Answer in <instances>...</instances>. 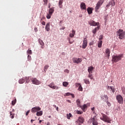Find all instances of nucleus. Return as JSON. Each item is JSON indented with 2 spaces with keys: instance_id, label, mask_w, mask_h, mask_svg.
<instances>
[{
  "instance_id": "nucleus-49",
  "label": "nucleus",
  "mask_w": 125,
  "mask_h": 125,
  "mask_svg": "<svg viewBox=\"0 0 125 125\" xmlns=\"http://www.w3.org/2000/svg\"><path fill=\"white\" fill-rule=\"evenodd\" d=\"M99 40H100V41H101V40H103V37H102V35H101V36L99 38Z\"/></svg>"
},
{
  "instance_id": "nucleus-20",
  "label": "nucleus",
  "mask_w": 125,
  "mask_h": 125,
  "mask_svg": "<svg viewBox=\"0 0 125 125\" xmlns=\"http://www.w3.org/2000/svg\"><path fill=\"white\" fill-rule=\"evenodd\" d=\"M63 0H59V6L60 8H62V7H63V5H62V4L63 3Z\"/></svg>"
},
{
  "instance_id": "nucleus-45",
  "label": "nucleus",
  "mask_w": 125,
  "mask_h": 125,
  "mask_svg": "<svg viewBox=\"0 0 125 125\" xmlns=\"http://www.w3.org/2000/svg\"><path fill=\"white\" fill-rule=\"evenodd\" d=\"M43 1L44 2V4H45L46 5V4H47V2L48 1V0H43Z\"/></svg>"
},
{
  "instance_id": "nucleus-24",
  "label": "nucleus",
  "mask_w": 125,
  "mask_h": 125,
  "mask_svg": "<svg viewBox=\"0 0 125 125\" xmlns=\"http://www.w3.org/2000/svg\"><path fill=\"white\" fill-rule=\"evenodd\" d=\"M36 115H37V116H38V117L42 116V111H40L37 112Z\"/></svg>"
},
{
  "instance_id": "nucleus-35",
  "label": "nucleus",
  "mask_w": 125,
  "mask_h": 125,
  "mask_svg": "<svg viewBox=\"0 0 125 125\" xmlns=\"http://www.w3.org/2000/svg\"><path fill=\"white\" fill-rule=\"evenodd\" d=\"M51 15H52L48 13L46 16L47 19H50V18H51Z\"/></svg>"
},
{
  "instance_id": "nucleus-56",
  "label": "nucleus",
  "mask_w": 125,
  "mask_h": 125,
  "mask_svg": "<svg viewBox=\"0 0 125 125\" xmlns=\"http://www.w3.org/2000/svg\"><path fill=\"white\" fill-rule=\"evenodd\" d=\"M72 98H75V96L74 95V94H71Z\"/></svg>"
},
{
  "instance_id": "nucleus-17",
  "label": "nucleus",
  "mask_w": 125,
  "mask_h": 125,
  "mask_svg": "<svg viewBox=\"0 0 125 125\" xmlns=\"http://www.w3.org/2000/svg\"><path fill=\"white\" fill-rule=\"evenodd\" d=\"M50 23L49 22L47 23V24H46L45 27V29L46 31H47V32H49V31H50Z\"/></svg>"
},
{
  "instance_id": "nucleus-15",
  "label": "nucleus",
  "mask_w": 125,
  "mask_h": 125,
  "mask_svg": "<svg viewBox=\"0 0 125 125\" xmlns=\"http://www.w3.org/2000/svg\"><path fill=\"white\" fill-rule=\"evenodd\" d=\"M80 7L81 9H83V10H85L86 9V5H85V3L83 2L81 3Z\"/></svg>"
},
{
  "instance_id": "nucleus-23",
  "label": "nucleus",
  "mask_w": 125,
  "mask_h": 125,
  "mask_svg": "<svg viewBox=\"0 0 125 125\" xmlns=\"http://www.w3.org/2000/svg\"><path fill=\"white\" fill-rule=\"evenodd\" d=\"M83 82L85 83H86V84H89V83H90L89 80L86 79H83Z\"/></svg>"
},
{
  "instance_id": "nucleus-54",
  "label": "nucleus",
  "mask_w": 125,
  "mask_h": 125,
  "mask_svg": "<svg viewBox=\"0 0 125 125\" xmlns=\"http://www.w3.org/2000/svg\"><path fill=\"white\" fill-rule=\"evenodd\" d=\"M41 48H42V49H43V48H44V45H41Z\"/></svg>"
},
{
  "instance_id": "nucleus-13",
  "label": "nucleus",
  "mask_w": 125,
  "mask_h": 125,
  "mask_svg": "<svg viewBox=\"0 0 125 125\" xmlns=\"http://www.w3.org/2000/svg\"><path fill=\"white\" fill-rule=\"evenodd\" d=\"M89 24L90 26H98L99 22H96L94 21H89Z\"/></svg>"
},
{
  "instance_id": "nucleus-6",
  "label": "nucleus",
  "mask_w": 125,
  "mask_h": 125,
  "mask_svg": "<svg viewBox=\"0 0 125 125\" xmlns=\"http://www.w3.org/2000/svg\"><path fill=\"white\" fill-rule=\"evenodd\" d=\"M116 99L119 104H123L124 103V99L121 95H118L116 96Z\"/></svg>"
},
{
  "instance_id": "nucleus-57",
  "label": "nucleus",
  "mask_w": 125,
  "mask_h": 125,
  "mask_svg": "<svg viewBox=\"0 0 125 125\" xmlns=\"http://www.w3.org/2000/svg\"><path fill=\"white\" fill-rule=\"evenodd\" d=\"M94 109H95L94 107H93V108H91L92 111H94Z\"/></svg>"
},
{
  "instance_id": "nucleus-61",
  "label": "nucleus",
  "mask_w": 125,
  "mask_h": 125,
  "mask_svg": "<svg viewBox=\"0 0 125 125\" xmlns=\"http://www.w3.org/2000/svg\"><path fill=\"white\" fill-rule=\"evenodd\" d=\"M53 107H54L55 108H56V107H57V106H56V105L54 104V105H53Z\"/></svg>"
},
{
  "instance_id": "nucleus-64",
  "label": "nucleus",
  "mask_w": 125,
  "mask_h": 125,
  "mask_svg": "<svg viewBox=\"0 0 125 125\" xmlns=\"http://www.w3.org/2000/svg\"><path fill=\"white\" fill-rule=\"evenodd\" d=\"M64 29H65V27H64L62 29L64 30Z\"/></svg>"
},
{
  "instance_id": "nucleus-29",
  "label": "nucleus",
  "mask_w": 125,
  "mask_h": 125,
  "mask_svg": "<svg viewBox=\"0 0 125 125\" xmlns=\"http://www.w3.org/2000/svg\"><path fill=\"white\" fill-rule=\"evenodd\" d=\"M48 68H49V65H48V64H46L44 67V71L45 72H46V71L47 70V69H48Z\"/></svg>"
},
{
  "instance_id": "nucleus-37",
  "label": "nucleus",
  "mask_w": 125,
  "mask_h": 125,
  "mask_svg": "<svg viewBox=\"0 0 125 125\" xmlns=\"http://www.w3.org/2000/svg\"><path fill=\"white\" fill-rule=\"evenodd\" d=\"M25 80L26 81L27 83H28L30 82V78L29 77H26Z\"/></svg>"
},
{
  "instance_id": "nucleus-7",
  "label": "nucleus",
  "mask_w": 125,
  "mask_h": 125,
  "mask_svg": "<svg viewBox=\"0 0 125 125\" xmlns=\"http://www.w3.org/2000/svg\"><path fill=\"white\" fill-rule=\"evenodd\" d=\"M92 125H98V122H97V120L96 119V116H94L93 118H92L90 119Z\"/></svg>"
},
{
  "instance_id": "nucleus-9",
  "label": "nucleus",
  "mask_w": 125,
  "mask_h": 125,
  "mask_svg": "<svg viewBox=\"0 0 125 125\" xmlns=\"http://www.w3.org/2000/svg\"><path fill=\"white\" fill-rule=\"evenodd\" d=\"M48 86L50 87V88H52V89H59L60 87L58 86L54 85V83H52L48 85Z\"/></svg>"
},
{
  "instance_id": "nucleus-22",
  "label": "nucleus",
  "mask_w": 125,
  "mask_h": 125,
  "mask_svg": "<svg viewBox=\"0 0 125 125\" xmlns=\"http://www.w3.org/2000/svg\"><path fill=\"white\" fill-rule=\"evenodd\" d=\"M102 43H103L102 41H99V42L98 43V47H99L100 48H101V47H102Z\"/></svg>"
},
{
  "instance_id": "nucleus-5",
  "label": "nucleus",
  "mask_w": 125,
  "mask_h": 125,
  "mask_svg": "<svg viewBox=\"0 0 125 125\" xmlns=\"http://www.w3.org/2000/svg\"><path fill=\"white\" fill-rule=\"evenodd\" d=\"M84 122V118H83V117L82 116H80L78 117V119L76 121V124H77V125H83V124Z\"/></svg>"
},
{
  "instance_id": "nucleus-32",
  "label": "nucleus",
  "mask_w": 125,
  "mask_h": 125,
  "mask_svg": "<svg viewBox=\"0 0 125 125\" xmlns=\"http://www.w3.org/2000/svg\"><path fill=\"white\" fill-rule=\"evenodd\" d=\"M68 84H69V83L67 82H63L62 83V85L63 86H65V87H67V86L68 85Z\"/></svg>"
},
{
  "instance_id": "nucleus-18",
  "label": "nucleus",
  "mask_w": 125,
  "mask_h": 125,
  "mask_svg": "<svg viewBox=\"0 0 125 125\" xmlns=\"http://www.w3.org/2000/svg\"><path fill=\"white\" fill-rule=\"evenodd\" d=\"M94 68L92 66L89 67L88 68V72L89 74H92V71H93Z\"/></svg>"
},
{
  "instance_id": "nucleus-25",
  "label": "nucleus",
  "mask_w": 125,
  "mask_h": 125,
  "mask_svg": "<svg viewBox=\"0 0 125 125\" xmlns=\"http://www.w3.org/2000/svg\"><path fill=\"white\" fill-rule=\"evenodd\" d=\"M53 12H54V9L52 8H51L49 10V14L52 15Z\"/></svg>"
},
{
  "instance_id": "nucleus-41",
  "label": "nucleus",
  "mask_w": 125,
  "mask_h": 125,
  "mask_svg": "<svg viewBox=\"0 0 125 125\" xmlns=\"http://www.w3.org/2000/svg\"><path fill=\"white\" fill-rule=\"evenodd\" d=\"M27 52L28 54L31 55V54H32V50L28 49L27 51Z\"/></svg>"
},
{
  "instance_id": "nucleus-46",
  "label": "nucleus",
  "mask_w": 125,
  "mask_h": 125,
  "mask_svg": "<svg viewBox=\"0 0 125 125\" xmlns=\"http://www.w3.org/2000/svg\"><path fill=\"white\" fill-rule=\"evenodd\" d=\"M104 97L106 99V100H108V96L107 95H104Z\"/></svg>"
},
{
  "instance_id": "nucleus-14",
  "label": "nucleus",
  "mask_w": 125,
  "mask_h": 125,
  "mask_svg": "<svg viewBox=\"0 0 125 125\" xmlns=\"http://www.w3.org/2000/svg\"><path fill=\"white\" fill-rule=\"evenodd\" d=\"M108 90H110V91H112L113 93H114L116 91V88L114 87L107 86Z\"/></svg>"
},
{
  "instance_id": "nucleus-52",
  "label": "nucleus",
  "mask_w": 125,
  "mask_h": 125,
  "mask_svg": "<svg viewBox=\"0 0 125 125\" xmlns=\"http://www.w3.org/2000/svg\"><path fill=\"white\" fill-rule=\"evenodd\" d=\"M29 113H30V110L27 111L26 113V116H28V115H29Z\"/></svg>"
},
{
  "instance_id": "nucleus-55",
  "label": "nucleus",
  "mask_w": 125,
  "mask_h": 125,
  "mask_svg": "<svg viewBox=\"0 0 125 125\" xmlns=\"http://www.w3.org/2000/svg\"><path fill=\"white\" fill-rule=\"evenodd\" d=\"M69 43H70V44H71V43H73V42H71V41H70V40H69Z\"/></svg>"
},
{
  "instance_id": "nucleus-10",
  "label": "nucleus",
  "mask_w": 125,
  "mask_h": 125,
  "mask_svg": "<svg viewBox=\"0 0 125 125\" xmlns=\"http://www.w3.org/2000/svg\"><path fill=\"white\" fill-rule=\"evenodd\" d=\"M31 82L33 84L39 85L41 84V82H40L37 78H33L31 79Z\"/></svg>"
},
{
  "instance_id": "nucleus-8",
  "label": "nucleus",
  "mask_w": 125,
  "mask_h": 125,
  "mask_svg": "<svg viewBox=\"0 0 125 125\" xmlns=\"http://www.w3.org/2000/svg\"><path fill=\"white\" fill-rule=\"evenodd\" d=\"M73 61L74 63L79 64L80 63H81L82 61H83V59L82 58H74L73 59Z\"/></svg>"
},
{
  "instance_id": "nucleus-40",
  "label": "nucleus",
  "mask_w": 125,
  "mask_h": 125,
  "mask_svg": "<svg viewBox=\"0 0 125 125\" xmlns=\"http://www.w3.org/2000/svg\"><path fill=\"white\" fill-rule=\"evenodd\" d=\"M115 1H113V3H112L111 2H110L109 3V4H108L107 5H111V4H112V6H114V5H115Z\"/></svg>"
},
{
  "instance_id": "nucleus-43",
  "label": "nucleus",
  "mask_w": 125,
  "mask_h": 125,
  "mask_svg": "<svg viewBox=\"0 0 125 125\" xmlns=\"http://www.w3.org/2000/svg\"><path fill=\"white\" fill-rule=\"evenodd\" d=\"M106 104L108 106V107H111V103L109 102V101H106Z\"/></svg>"
},
{
  "instance_id": "nucleus-2",
  "label": "nucleus",
  "mask_w": 125,
  "mask_h": 125,
  "mask_svg": "<svg viewBox=\"0 0 125 125\" xmlns=\"http://www.w3.org/2000/svg\"><path fill=\"white\" fill-rule=\"evenodd\" d=\"M123 58V55H113L112 56V62H115V63H117V62H119V61L122 60Z\"/></svg>"
},
{
  "instance_id": "nucleus-53",
  "label": "nucleus",
  "mask_w": 125,
  "mask_h": 125,
  "mask_svg": "<svg viewBox=\"0 0 125 125\" xmlns=\"http://www.w3.org/2000/svg\"><path fill=\"white\" fill-rule=\"evenodd\" d=\"M34 31L35 32H38V28L37 27H35L34 28Z\"/></svg>"
},
{
  "instance_id": "nucleus-58",
  "label": "nucleus",
  "mask_w": 125,
  "mask_h": 125,
  "mask_svg": "<svg viewBox=\"0 0 125 125\" xmlns=\"http://www.w3.org/2000/svg\"><path fill=\"white\" fill-rule=\"evenodd\" d=\"M67 102H68V103H71V101L68 100H67Z\"/></svg>"
},
{
  "instance_id": "nucleus-28",
  "label": "nucleus",
  "mask_w": 125,
  "mask_h": 125,
  "mask_svg": "<svg viewBox=\"0 0 125 125\" xmlns=\"http://www.w3.org/2000/svg\"><path fill=\"white\" fill-rule=\"evenodd\" d=\"M14 113H12V111L10 112V117L12 119H14V116H15Z\"/></svg>"
},
{
  "instance_id": "nucleus-1",
  "label": "nucleus",
  "mask_w": 125,
  "mask_h": 125,
  "mask_svg": "<svg viewBox=\"0 0 125 125\" xmlns=\"http://www.w3.org/2000/svg\"><path fill=\"white\" fill-rule=\"evenodd\" d=\"M116 33L117 36L119 37L118 39L120 40H124V39H125V31L123 29H120L116 32Z\"/></svg>"
},
{
  "instance_id": "nucleus-59",
  "label": "nucleus",
  "mask_w": 125,
  "mask_h": 125,
  "mask_svg": "<svg viewBox=\"0 0 125 125\" xmlns=\"http://www.w3.org/2000/svg\"><path fill=\"white\" fill-rule=\"evenodd\" d=\"M42 120H39V124H42Z\"/></svg>"
},
{
  "instance_id": "nucleus-34",
  "label": "nucleus",
  "mask_w": 125,
  "mask_h": 125,
  "mask_svg": "<svg viewBox=\"0 0 125 125\" xmlns=\"http://www.w3.org/2000/svg\"><path fill=\"white\" fill-rule=\"evenodd\" d=\"M39 43L41 44V45H44V43L43 42H42V40H39Z\"/></svg>"
},
{
  "instance_id": "nucleus-50",
  "label": "nucleus",
  "mask_w": 125,
  "mask_h": 125,
  "mask_svg": "<svg viewBox=\"0 0 125 125\" xmlns=\"http://www.w3.org/2000/svg\"><path fill=\"white\" fill-rule=\"evenodd\" d=\"M27 58H28V60H31V56L28 55L27 56Z\"/></svg>"
},
{
  "instance_id": "nucleus-38",
  "label": "nucleus",
  "mask_w": 125,
  "mask_h": 125,
  "mask_svg": "<svg viewBox=\"0 0 125 125\" xmlns=\"http://www.w3.org/2000/svg\"><path fill=\"white\" fill-rule=\"evenodd\" d=\"M87 107L86 104H84L83 106L82 107V109L83 110V111H84V109H86Z\"/></svg>"
},
{
  "instance_id": "nucleus-27",
  "label": "nucleus",
  "mask_w": 125,
  "mask_h": 125,
  "mask_svg": "<svg viewBox=\"0 0 125 125\" xmlns=\"http://www.w3.org/2000/svg\"><path fill=\"white\" fill-rule=\"evenodd\" d=\"M66 116H67V118L68 120H70L71 119L70 118H72V117H73V115H72L71 113L67 114Z\"/></svg>"
},
{
  "instance_id": "nucleus-51",
  "label": "nucleus",
  "mask_w": 125,
  "mask_h": 125,
  "mask_svg": "<svg viewBox=\"0 0 125 125\" xmlns=\"http://www.w3.org/2000/svg\"><path fill=\"white\" fill-rule=\"evenodd\" d=\"M65 95H66V96H69V95H71V93H66L65 94Z\"/></svg>"
},
{
  "instance_id": "nucleus-48",
  "label": "nucleus",
  "mask_w": 125,
  "mask_h": 125,
  "mask_svg": "<svg viewBox=\"0 0 125 125\" xmlns=\"http://www.w3.org/2000/svg\"><path fill=\"white\" fill-rule=\"evenodd\" d=\"M64 72V73H67L68 74V73H69V70L65 69Z\"/></svg>"
},
{
  "instance_id": "nucleus-42",
  "label": "nucleus",
  "mask_w": 125,
  "mask_h": 125,
  "mask_svg": "<svg viewBox=\"0 0 125 125\" xmlns=\"http://www.w3.org/2000/svg\"><path fill=\"white\" fill-rule=\"evenodd\" d=\"M78 90H79V91H83V87H82V85L79 87Z\"/></svg>"
},
{
  "instance_id": "nucleus-44",
  "label": "nucleus",
  "mask_w": 125,
  "mask_h": 125,
  "mask_svg": "<svg viewBox=\"0 0 125 125\" xmlns=\"http://www.w3.org/2000/svg\"><path fill=\"white\" fill-rule=\"evenodd\" d=\"M77 114H79V115H82L83 114V112H82L80 110L77 111Z\"/></svg>"
},
{
  "instance_id": "nucleus-63",
  "label": "nucleus",
  "mask_w": 125,
  "mask_h": 125,
  "mask_svg": "<svg viewBox=\"0 0 125 125\" xmlns=\"http://www.w3.org/2000/svg\"><path fill=\"white\" fill-rule=\"evenodd\" d=\"M122 12V10L120 11V13Z\"/></svg>"
},
{
  "instance_id": "nucleus-12",
  "label": "nucleus",
  "mask_w": 125,
  "mask_h": 125,
  "mask_svg": "<svg viewBox=\"0 0 125 125\" xmlns=\"http://www.w3.org/2000/svg\"><path fill=\"white\" fill-rule=\"evenodd\" d=\"M86 46H87V40H86V38H85L83 40V44L82 45V47L83 48H85Z\"/></svg>"
},
{
  "instance_id": "nucleus-36",
  "label": "nucleus",
  "mask_w": 125,
  "mask_h": 125,
  "mask_svg": "<svg viewBox=\"0 0 125 125\" xmlns=\"http://www.w3.org/2000/svg\"><path fill=\"white\" fill-rule=\"evenodd\" d=\"M42 19H43V18H42V19H41V23L42 24V25H43V26L45 25V22L42 21Z\"/></svg>"
},
{
  "instance_id": "nucleus-21",
  "label": "nucleus",
  "mask_w": 125,
  "mask_h": 125,
  "mask_svg": "<svg viewBox=\"0 0 125 125\" xmlns=\"http://www.w3.org/2000/svg\"><path fill=\"white\" fill-rule=\"evenodd\" d=\"M100 28V27L98 26L97 27H95V29L92 31L93 34H96V32L99 30V29Z\"/></svg>"
},
{
  "instance_id": "nucleus-62",
  "label": "nucleus",
  "mask_w": 125,
  "mask_h": 125,
  "mask_svg": "<svg viewBox=\"0 0 125 125\" xmlns=\"http://www.w3.org/2000/svg\"><path fill=\"white\" fill-rule=\"evenodd\" d=\"M31 122L32 123H33V122H34V120H33V119L31 120Z\"/></svg>"
},
{
  "instance_id": "nucleus-3",
  "label": "nucleus",
  "mask_w": 125,
  "mask_h": 125,
  "mask_svg": "<svg viewBox=\"0 0 125 125\" xmlns=\"http://www.w3.org/2000/svg\"><path fill=\"white\" fill-rule=\"evenodd\" d=\"M103 117L100 118L102 121L105 122V123H108V124H111V119L109 118V117L107 116V115L103 114Z\"/></svg>"
},
{
  "instance_id": "nucleus-33",
  "label": "nucleus",
  "mask_w": 125,
  "mask_h": 125,
  "mask_svg": "<svg viewBox=\"0 0 125 125\" xmlns=\"http://www.w3.org/2000/svg\"><path fill=\"white\" fill-rule=\"evenodd\" d=\"M76 103H77V105H78L79 107H81V102L79 99L77 100Z\"/></svg>"
},
{
  "instance_id": "nucleus-16",
  "label": "nucleus",
  "mask_w": 125,
  "mask_h": 125,
  "mask_svg": "<svg viewBox=\"0 0 125 125\" xmlns=\"http://www.w3.org/2000/svg\"><path fill=\"white\" fill-rule=\"evenodd\" d=\"M105 56H107V57H110V53H111V51H110V49L106 48L105 50Z\"/></svg>"
},
{
  "instance_id": "nucleus-31",
  "label": "nucleus",
  "mask_w": 125,
  "mask_h": 125,
  "mask_svg": "<svg viewBox=\"0 0 125 125\" xmlns=\"http://www.w3.org/2000/svg\"><path fill=\"white\" fill-rule=\"evenodd\" d=\"M88 78H89L90 80H94V79H93V76L92 73H89V75H88Z\"/></svg>"
},
{
  "instance_id": "nucleus-60",
  "label": "nucleus",
  "mask_w": 125,
  "mask_h": 125,
  "mask_svg": "<svg viewBox=\"0 0 125 125\" xmlns=\"http://www.w3.org/2000/svg\"><path fill=\"white\" fill-rule=\"evenodd\" d=\"M56 109L57 111H58V106H57V107H56Z\"/></svg>"
},
{
  "instance_id": "nucleus-39",
  "label": "nucleus",
  "mask_w": 125,
  "mask_h": 125,
  "mask_svg": "<svg viewBox=\"0 0 125 125\" xmlns=\"http://www.w3.org/2000/svg\"><path fill=\"white\" fill-rule=\"evenodd\" d=\"M16 104V99H15V100L12 101V105L13 106H14Z\"/></svg>"
},
{
  "instance_id": "nucleus-26",
  "label": "nucleus",
  "mask_w": 125,
  "mask_h": 125,
  "mask_svg": "<svg viewBox=\"0 0 125 125\" xmlns=\"http://www.w3.org/2000/svg\"><path fill=\"white\" fill-rule=\"evenodd\" d=\"M87 11L88 14H91L92 13V9L91 8H88L87 9Z\"/></svg>"
},
{
  "instance_id": "nucleus-19",
  "label": "nucleus",
  "mask_w": 125,
  "mask_h": 125,
  "mask_svg": "<svg viewBox=\"0 0 125 125\" xmlns=\"http://www.w3.org/2000/svg\"><path fill=\"white\" fill-rule=\"evenodd\" d=\"M75 33H76V31L74 29H73L72 31V33H70L69 34V37L70 38H73L74 36H75Z\"/></svg>"
},
{
  "instance_id": "nucleus-11",
  "label": "nucleus",
  "mask_w": 125,
  "mask_h": 125,
  "mask_svg": "<svg viewBox=\"0 0 125 125\" xmlns=\"http://www.w3.org/2000/svg\"><path fill=\"white\" fill-rule=\"evenodd\" d=\"M41 108L40 107V106H36L35 107H33L31 109V112L32 113H36L37 111H41Z\"/></svg>"
},
{
  "instance_id": "nucleus-30",
  "label": "nucleus",
  "mask_w": 125,
  "mask_h": 125,
  "mask_svg": "<svg viewBox=\"0 0 125 125\" xmlns=\"http://www.w3.org/2000/svg\"><path fill=\"white\" fill-rule=\"evenodd\" d=\"M19 83H25V80L24 79L21 78L19 81Z\"/></svg>"
},
{
  "instance_id": "nucleus-47",
  "label": "nucleus",
  "mask_w": 125,
  "mask_h": 125,
  "mask_svg": "<svg viewBox=\"0 0 125 125\" xmlns=\"http://www.w3.org/2000/svg\"><path fill=\"white\" fill-rule=\"evenodd\" d=\"M75 85H76V86H80L81 85H81V84H80V83H76V84H75Z\"/></svg>"
},
{
  "instance_id": "nucleus-4",
  "label": "nucleus",
  "mask_w": 125,
  "mask_h": 125,
  "mask_svg": "<svg viewBox=\"0 0 125 125\" xmlns=\"http://www.w3.org/2000/svg\"><path fill=\"white\" fill-rule=\"evenodd\" d=\"M103 2H104V0H100L98 1L95 7V11H96V12H97L100 7H101V6L102 5V4H103Z\"/></svg>"
}]
</instances>
